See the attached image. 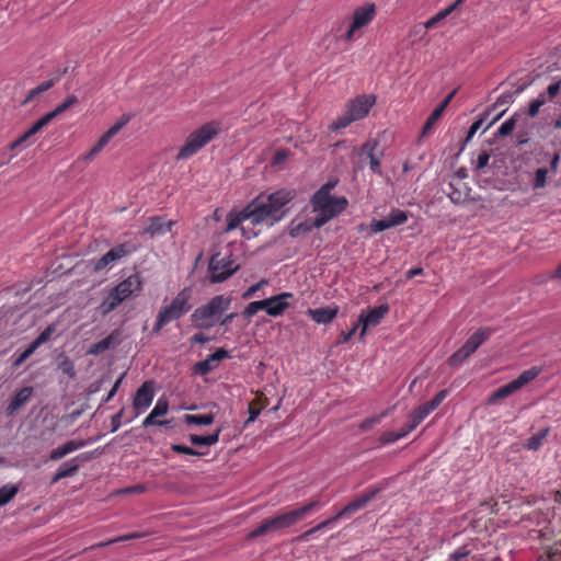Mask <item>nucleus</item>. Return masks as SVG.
Masks as SVG:
<instances>
[{"mask_svg":"<svg viewBox=\"0 0 561 561\" xmlns=\"http://www.w3.org/2000/svg\"><path fill=\"white\" fill-rule=\"evenodd\" d=\"M318 507H320V502L314 500L304 506L266 518L248 534V538L254 539L261 536H274L282 534Z\"/></svg>","mask_w":561,"mask_h":561,"instance_id":"obj_1","label":"nucleus"},{"mask_svg":"<svg viewBox=\"0 0 561 561\" xmlns=\"http://www.w3.org/2000/svg\"><path fill=\"white\" fill-rule=\"evenodd\" d=\"M295 196V191L282 188L271 193L265 199H263L262 195L256 197L251 202L256 214V221L262 224L263 221L271 219L272 225L279 221L285 216V211H283L282 208L293 201Z\"/></svg>","mask_w":561,"mask_h":561,"instance_id":"obj_2","label":"nucleus"},{"mask_svg":"<svg viewBox=\"0 0 561 561\" xmlns=\"http://www.w3.org/2000/svg\"><path fill=\"white\" fill-rule=\"evenodd\" d=\"M231 297L217 295L206 305L196 308L191 314V321L195 328L210 329L216 322V318L221 316L230 308Z\"/></svg>","mask_w":561,"mask_h":561,"instance_id":"obj_3","label":"nucleus"},{"mask_svg":"<svg viewBox=\"0 0 561 561\" xmlns=\"http://www.w3.org/2000/svg\"><path fill=\"white\" fill-rule=\"evenodd\" d=\"M218 135V129L211 123L203 125L201 128L193 131L186 139L185 144L181 147L176 154L178 160L187 159L195 154L201 148L206 146Z\"/></svg>","mask_w":561,"mask_h":561,"instance_id":"obj_4","label":"nucleus"},{"mask_svg":"<svg viewBox=\"0 0 561 561\" xmlns=\"http://www.w3.org/2000/svg\"><path fill=\"white\" fill-rule=\"evenodd\" d=\"M218 135V129L211 123L203 125L201 128L193 131L186 139L185 144L181 147L176 154L178 160L187 159L195 154L201 148L206 146Z\"/></svg>","mask_w":561,"mask_h":561,"instance_id":"obj_5","label":"nucleus"},{"mask_svg":"<svg viewBox=\"0 0 561 561\" xmlns=\"http://www.w3.org/2000/svg\"><path fill=\"white\" fill-rule=\"evenodd\" d=\"M240 265L236 263L232 253L222 255L220 252L210 256L208 263L209 282L211 284L222 283L231 277Z\"/></svg>","mask_w":561,"mask_h":561,"instance_id":"obj_6","label":"nucleus"},{"mask_svg":"<svg viewBox=\"0 0 561 561\" xmlns=\"http://www.w3.org/2000/svg\"><path fill=\"white\" fill-rule=\"evenodd\" d=\"M193 290L190 287L183 288L172 299L170 305L163 307L159 312L168 319L169 322L180 319L183 314L188 312L192 308L190 300L192 299Z\"/></svg>","mask_w":561,"mask_h":561,"instance_id":"obj_7","label":"nucleus"},{"mask_svg":"<svg viewBox=\"0 0 561 561\" xmlns=\"http://www.w3.org/2000/svg\"><path fill=\"white\" fill-rule=\"evenodd\" d=\"M131 247L127 243L118 244L107 251L98 260H92L90 264L92 265V270L94 272H100L108 266H112L114 263L119 261L121 259L127 256L131 253Z\"/></svg>","mask_w":561,"mask_h":561,"instance_id":"obj_8","label":"nucleus"},{"mask_svg":"<svg viewBox=\"0 0 561 561\" xmlns=\"http://www.w3.org/2000/svg\"><path fill=\"white\" fill-rule=\"evenodd\" d=\"M389 311L387 304L379 305L365 313L359 314L357 325H360L359 340H363L369 328L378 325Z\"/></svg>","mask_w":561,"mask_h":561,"instance_id":"obj_9","label":"nucleus"},{"mask_svg":"<svg viewBox=\"0 0 561 561\" xmlns=\"http://www.w3.org/2000/svg\"><path fill=\"white\" fill-rule=\"evenodd\" d=\"M347 199L345 197H335L329 204L323 205L322 209L318 213V216L313 220L316 228H321L329 220L341 214L347 206Z\"/></svg>","mask_w":561,"mask_h":561,"instance_id":"obj_10","label":"nucleus"},{"mask_svg":"<svg viewBox=\"0 0 561 561\" xmlns=\"http://www.w3.org/2000/svg\"><path fill=\"white\" fill-rule=\"evenodd\" d=\"M381 491L380 488H371L357 499L351 501L342 510L336 513V518H350L359 510L364 508L376 495Z\"/></svg>","mask_w":561,"mask_h":561,"instance_id":"obj_11","label":"nucleus"},{"mask_svg":"<svg viewBox=\"0 0 561 561\" xmlns=\"http://www.w3.org/2000/svg\"><path fill=\"white\" fill-rule=\"evenodd\" d=\"M374 95H362L351 100L346 106V112L354 121L365 117L375 104Z\"/></svg>","mask_w":561,"mask_h":561,"instance_id":"obj_12","label":"nucleus"},{"mask_svg":"<svg viewBox=\"0 0 561 561\" xmlns=\"http://www.w3.org/2000/svg\"><path fill=\"white\" fill-rule=\"evenodd\" d=\"M154 397L153 381H145L136 391L133 408L136 410V414H140L148 409Z\"/></svg>","mask_w":561,"mask_h":561,"instance_id":"obj_13","label":"nucleus"},{"mask_svg":"<svg viewBox=\"0 0 561 561\" xmlns=\"http://www.w3.org/2000/svg\"><path fill=\"white\" fill-rule=\"evenodd\" d=\"M228 357H230V354L227 350L218 348L213 354L208 355L206 359L195 363L193 370L196 375L205 376L216 369L220 360Z\"/></svg>","mask_w":561,"mask_h":561,"instance_id":"obj_14","label":"nucleus"},{"mask_svg":"<svg viewBox=\"0 0 561 561\" xmlns=\"http://www.w3.org/2000/svg\"><path fill=\"white\" fill-rule=\"evenodd\" d=\"M141 278L138 274H133L123 282L118 283L111 291L114 293L115 296L122 298V302L130 297L133 294L141 290Z\"/></svg>","mask_w":561,"mask_h":561,"instance_id":"obj_15","label":"nucleus"},{"mask_svg":"<svg viewBox=\"0 0 561 561\" xmlns=\"http://www.w3.org/2000/svg\"><path fill=\"white\" fill-rule=\"evenodd\" d=\"M122 343V333L118 329L113 330L103 340L92 344L87 354L89 355H99L104 353L107 350H113Z\"/></svg>","mask_w":561,"mask_h":561,"instance_id":"obj_16","label":"nucleus"},{"mask_svg":"<svg viewBox=\"0 0 561 561\" xmlns=\"http://www.w3.org/2000/svg\"><path fill=\"white\" fill-rule=\"evenodd\" d=\"M250 219L252 225L256 226L261 224L260 221H256V214L251 205V203L245 206L240 213L232 214L229 213L227 216V227L225 229V232H229L233 229H236L243 220Z\"/></svg>","mask_w":561,"mask_h":561,"instance_id":"obj_17","label":"nucleus"},{"mask_svg":"<svg viewBox=\"0 0 561 561\" xmlns=\"http://www.w3.org/2000/svg\"><path fill=\"white\" fill-rule=\"evenodd\" d=\"M149 225L141 231V234H149L151 237L162 236L171 231L174 220L165 221L161 216H152L148 219Z\"/></svg>","mask_w":561,"mask_h":561,"instance_id":"obj_18","label":"nucleus"},{"mask_svg":"<svg viewBox=\"0 0 561 561\" xmlns=\"http://www.w3.org/2000/svg\"><path fill=\"white\" fill-rule=\"evenodd\" d=\"M291 297V293H282L279 295L266 298L265 301L270 304L266 307V313L272 317L282 316L284 311L289 307L287 299Z\"/></svg>","mask_w":561,"mask_h":561,"instance_id":"obj_19","label":"nucleus"},{"mask_svg":"<svg viewBox=\"0 0 561 561\" xmlns=\"http://www.w3.org/2000/svg\"><path fill=\"white\" fill-rule=\"evenodd\" d=\"M493 330L491 328H480L466 341L461 348H463L467 354L471 355L480 345L490 339Z\"/></svg>","mask_w":561,"mask_h":561,"instance_id":"obj_20","label":"nucleus"},{"mask_svg":"<svg viewBox=\"0 0 561 561\" xmlns=\"http://www.w3.org/2000/svg\"><path fill=\"white\" fill-rule=\"evenodd\" d=\"M33 387H24L20 389L14 397L11 399L10 403L5 408V414L8 416L14 415L16 411H19L22 407H24L33 396Z\"/></svg>","mask_w":561,"mask_h":561,"instance_id":"obj_21","label":"nucleus"},{"mask_svg":"<svg viewBox=\"0 0 561 561\" xmlns=\"http://www.w3.org/2000/svg\"><path fill=\"white\" fill-rule=\"evenodd\" d=\"M456 92H457V90L451 91L443 100V102L431 113V115L428 116V118L426 119V122H425V124H424V126L422 128L421 137L426 136L431 131V129L436 124V122L442 117L445 108L451 102V100L455 96Z\"/></svg>","mask_w":561,"mask_h":561,"instance_id":"obj_22","label":"nucleus"},{"mask_svg":"<svg viewBox=\"0 0 561 561\" xmlns=\"http://www.w3.org/2000/svg\"><path fill=\"white\" fill-rule=\"evenodd\" d=\"M375 16V5L369 4L359 7L354 11L353 15V28H360L367 25Z\"/></svg>","mask_w":561,"mask_h":561,"instance_id":"obj_23","label":"nucleus"},{"mask_svg":"<svg viewBox=\"0 0 561 561\" xmlns=\"http://www.w3.org/2000/svg\"><path fill=\"white\" fill-rule=\"evenodd\" d=\"M169 411V402L167 399L160 398L152 411L149 413V415L142 421L144 427H149L151 425H156L159 420H157L160 416H163Z\"/></svg>","mask_w":561,"mask_h":561,"instance_id":"obj_24","label":"nucleus"},{"mask_svg":"<svg viewBox=\"0 0 561 561\" xmlns=\"http://www.w3.org/2000/svg\"><path fill=\"white\" fill-rule=\"evenodd\" d=\"M308 314L310 318L317 323L328 324L330 323L337 314V307H327V308H318V309H309Z\"/></svg>","mask_w":561,"mask_h":561,"instance_id":"obj_25","label":"nucleus"},{"mask_svg":"<svg viewBox=\"0 0 561 561\" xmlns=\"http://www.w3.org/2000/svg\"><path fill=\"white\" fill-rule=\"evenodd\" d=\"M450 202L459 205L465 203L470 194V188L467 186L458 187L454 183L448 184V191H445Z\"/></svg>","mask_w":561,"mask_h":561,"instance_id":"obj_26","label":"nucleus"},{"mask_svg":"<svg viewBox=\"0 0 561 561\" xmlns=\"http://www.w3.org/2000/svg\"><path fill=\"white\" fill-rule=\"evenodd\" d=\"M549 432H550V427L542 428L541 431H539L538 433L534 434L528 439H526L523 443V447L528 450H534V451L540 449V447L542 446V443L546 439V437L548 436Z\"/></svg>","mask_w":561,"mask_h":561,"instance_id":"obj_27","label":"nucleus"},{"mask_svg":"<svg viewBox=\"0 0 561 561\" xmlns=\"http://www.w3.org/2000/svg\"><path fill=\"white\" fill-rule=\"evenodd\" d=\"M517 390H518L517 386L512 380L508 383H506V385L497 388L495 391H493L490 394V397L488 398V403L494 404L496 401L513 394Z\"/></svg>","mask_w":561,"mask_h":561,"instance_id":"obj_28","label":"nucleus"},{"mask_svg":"<svg viewBox=\"0 0 561 561\" xmlns=\"http://www.w3.org/2000/svg\"><path fill=\"white\" fill-rule=\"evenodd\" d=\"M220 433L221 428H217L213 434L206 436L191 434L188 439L195 446H211L219 440Z\"/></svg>","mask_w":561,"mask_h":561,"instance_id":"obj_29","label":"nucleus"},{"mask_svg":"<svg viewBox=\"0 0 561 561\" xmlns=\"http://www.w3.org/2000/svg\"><path fill=\"white\" fill-rule=\"evenodd\" d=\"M89 459H90V455H87V454L77 456L76 458H73V459H71L69 461L64 462L59 467V470L65 476V478L71 477V476H73L79 470L80 466H79L78 461L79 460L80 461H87Z\"/></svg>","mask_w":561,"mask_h":561,"instance_id":"obj_30","label":"nucleus"},{"mask_svg":"<svg viewBox=\"0 0 561 561\" xmlns=\"http://www.w3.org/2000/svg\"><path fill=\"white\" fill-rule=\"evenodd\" d=\"M548 103H551L550 100L546 96V92L542 91L538 94L537 98L531 100L528 104L527 114L529 117H536L542 107H545Z\"/></svg>","mask_w":561,"mask_h":561,"instance_id":"obj_31","label":"nucleus"},{"mask_svg":"<svg viewBox=\"0 0 561 561\" xmlns=\"http://www.w3.org/2000/svg\"><path fill=\"white\" fill-rule=\"evenodd\" d=\"M122 304V298L115 296L113 291H110L106 297L102 300L99 306V310L102 316H106L115 310Z\"/></svg>","mask_w":561,"mask_h":561,"instance_id":"obj_32","label":"nucleus"},{"mask_svg":"<svg viewBox=\"0 0 561 561\" xmlns=\"http://www.w3.org/2000/svg\"><path fill=\"white\" fill-rule=\"evenodd\" d=\"M313 228H316V225H313V220L311 219H307L297 225H295L293 221L289 227V236L293 238H297L310 232Z\"/></svg>","mask_w":561,"mask_h":561,"instance_id":"obj_33","label":"nucleus"},{"mask_svg":"<svg viewBox=\"0 0 561 561\" xmlns=\"http://www.w3.org/2000/svg\"><path fill=\"white\" fill-rule=\"evenodd\" d=\"M546 96L551 103H559V96L561 95V78H554L545 89Z\"/></svg>","mask_w":561,"mask_h":561,"instance_id":"obj_34","label":"nucleus"},{"mask_svg":"<svg viewBox=\"0 0 561 561\" xmlns=\"http://www.w3.org/2000/svg\"><path fill=\"white\" fill-rule=\"evenodd\" d=\"M19 493V485L4 484L0 488V507L7 505Z\"/></svg>","mask_w":561,"mask_h":561,"instance_id":"obj_35","label":"nucleus"},{"mask_svg":"<svg viewBox=\"0 0 561 561\" xmlns=\"http://www.w3.org/2000/svg\"><path fill=\"white\" fill-rule=\"evenodd\" d=\"M215 421L214 414H185L184 422L195 425H210Z\"/></svg>","mask_w":561,"mask_h":561,"instance_id":"obj_36","label":"nucleus"},{"mask_svg":"<svg viewBox=\"0 0 561 561\" xmlns=\"http://www.w3.org/2000/svg\"><path fill=\"white\" fill-rule=\"evenodd\" d=\"M541 369L538 367H531L527 370H524L516 379H514V383L520 389L523 386L527 385L531 380H534L539 374Z\"/></svg>","mask_w":561,"mask_h":561,"instance_id":"obj_37","label":"nucleus"},{"mask_svg":"<svg viewBox=\"0 0 561 561\" xmlns=\"http://www.w3.org/2000/svg\"><path fill=\"white\" fill-rule=\"evenodd\" d=\"M334 198L335 197L332 196L331 194H327L318 190L311 197L313 210L319 211L320 209H322L323 205L329 204V202H331Z\"/></svg>","mask_w":561,"mask_h":561,"instance_id":"obj_38","label":"nucleus"},{"mask_svg":"<svg viewBox=\"0 0 561 561\" xmlns=\"http://www.w3.org/2000/svg\"><path fill=\"white\" fill-rule=\"evenodd\" d=\"M56 330H57V323L49 324L47 328H45L39 333V335L34 341L31 342V344L35 348H38L41 345H43L44 343H46L47 341L50 340L51 335L56 332Z\"/></svg>","mask_w":561,"mask_h":561,"instance_id":"obj_39","label":"nucleus"},{"mask_svg":"<svg viewBox=\"0 0 561 561\" xmlns=\"http://www.w3.org/2000/svg\"><path fill=\"white\" fill-rule=\"evenodd\" d=\"M78 102H79L78 98L75 94H71V95L67 96L64 102L58 104L55 107V110H53V111H50L48 113L51 115L53 118H55L59 114H61V113L66 112L67 110H69L71 106H73Z\"/></svg>","mask_w":561,"mask_h":561,"instance_id":"obj_40","label":"nucleus"},{"mask_svg":"<svg viewBox=\"0 0 561 561\" xmlns=\"http://www.w3.org/2000/svg\"><path fill=\"white\" fill-rule=\"evenodd\" d=\"M58 369L61 370L62 374L67 375L70 378H73L76 376L73 363L66 355H60L59 362H58Z\"/></svg>","mask_w":561,"mask_h":561,"instance_id":"obj_41","label":"nucleus"},{"mask_svg":"<svg viewBox=\"0 0 561 561\" xmlns=\"http://www.w3.org/2000/svg\"><path fill=\"white\" fill-rule=\"evenodd\" d=\"M267 302L265 301V299L263 300H256V301H252L250 302L243 310V316L248 319H250L251 317H253L257 311L260 310H265L266 311V307H267Z\"/></svg>","mask_w":561,"mask_h":561,"instance_id":"obj_42","label":"nucleus"},{"mask_svg":"<svg viewBox=\"0 0 561 561\" xmlns=\"http://www.w3.org/2000/svg\"><path fill=\"white\" fill-rule=\"evenodd\" d=\"M353 122H355L354 118H352L350 114L345 111L341 116H339L335 121L331 123L330 129L333 131H337L342 128L347 127Z\"/></svg>","mask_w":561,"mask_h":561,"instance_id":"obj_43","label":"nucleus"},{"mask_svg":"<svg viewBox=\"0 0 561 561\" xmlns=\"http://www.w3.org/2000/svg\"><path fill=\"white\" fill-rule=\"evenodd\" d=\"M516 121H517V114H514L511 118L505 121L500 126V128L497 129L496 135L500 136V137L510 136L513 133L514 128H515Z\"/></svg>","mask_w":561,"mask_h":561,"instance_id":"obj_44","label":"nucleus"},{"mask_svg":"<svg viewBox=\"0 0 561 561\" xmlns=\"http://www.w3.org/2000/svg\"><path fill=\"white\" fill-rule=\"evenodd\" d=\"M54 118L49 113H46L38 121H36L33 126L27 130L28 135L32 137L33 135L41 131L45 126H47Z\"/></svg>","mask_w":561,"mask_h":561,"instance_id":"obj_45","label":"nucleus"},{"mask_svg":"<svg viewBox=\"0 0 561 561\" xmlns=\"http://www.w3.org/2000/svg\"><path fill=\"white\" fill-rule=\"evenodd\" d=\"M391 227L402 225L408 220V215L401 209H392L388 215Z\"/></svg>","mask_w":561,"mask_h":561,"instance_id":"obj_46","label":"nucleus"},{"mask_svg":"<svg viewBox=\"0 0 561 561\" xmlns=\"http://www.w3.org/2000/svg\"><path fill=\"white\" fill-rule=\"evenodd\" d=\"M465 0H456L453 4L445 8L444 10H440L438 13H436L432 18V22H435L436 24L444 20L446 16H448L453 11H455Z\"/></svg>","mask_w":561,"mask_h":561,"instance_id":"obj_47","label":"nucleus"},{"mask_svg":"<svg viewBox=\"0 0 561 561\" xmlns=\"http://www.w3.org/2000/svg\"><path fill=\"white\" fill-rule=\"evenodd\" d=\"M470 355L467 354L463 348L457 350L449 358L448 364L450 367H458L461 365Z\"/></svg>","mask_w":561,"mask_h":561,"instance_id":"obj_48","label":"nucleus"},{"mask_svg":"<svg viewBox=\"0 0 561 561\" xmlns=\"http://www.w3.org/2000/svg\"><path fill=\"white\" fill-rule=\"evenodd\" d=\"M35 348L31 343L30 345L18 356L14 358L12 363L13 368H19L31 355L34 354Z\"/></svg>","mask_w":561,"mask_h":561,"instance_id":"obj_49","label":"nucleus"},{"mask_svg":"<svg viewBox=\"0 0 561 561\" xmlns=\"http://www.w3.org/2000/svg\"><path fill=\"white\" fill-rule=\"evenodd\" d=\"M171 450H173L176 454H184V455H191V456H204L205 453L198 451L196 449H193L188 446L181 445V444H173L171 445Z\"/></svg>","mask_w":561,"mask_h":561,"instance_id":"obj_50","label":"nucleus"},{"mask_svg":"<svg viewBox=\"0 0 561 561\" xmlns=\"http://www.w3.org/2000/svg\"><path fill=\"white\" fill-rule=\"evenodd\" d=\"M548 170L546 168H539L535 172L534 187L541 188L547 184Z\"/></svg>","mask_w":561,"mask_h":561,"instance_id":"obj_51","label":"nucleus"},{"mask_svg":"<svg viewBox=\"0 0 561 561\" xmlns=\"http://www.w3.org/2000/svg\"><path fill=\"white\" fill-rule=\"evenodd\" d=\"M488 116V113H485L482 117L473 122V124L470 126L467 137L465 139V142L460 150H463L465 145L474 136V134L479 130V128L482 126L485 117Z\"/></svg>","mask_w":561,"mask_h":561,"instance_id":"obj_52","label":"nucleus"},{"mask_svg":"<svg viewBox=\"0 0 561 561\" xmlns=\"http://www.w3.org/2000/svg\"><path fill=\"white\" fill-rule=\"evenodd\" d=\"M141 537H144V534L131 533V534H128V535H125V536H119V537H117L115 539H112V540H108L106 542L98 543L95 546H92L91 548L105 547V546H108L110 543H113V542L125 541V540H130V539H138V538H141Z\"/></svg>","mask_w":561,"mask_h":561,"instance_id":"obj_53","label":"nucleus"},{"mask_svg":"<svg viewBox=\"0 0 561 561\" xmlns=\"http://www.w3.org/2000/svg\"><path fill=\"white\" fill-rule=\"evenodd\" d=\"M370 228L373 232H381L386 229L391 228L388 216L380 220H374L370 225Z\"/></svg>","mask_w":561,"mask_h":561,"instance_id":"obj_54","label":"nucleus"},{"mask_svg":"<svg viewBox=\"0 0 561 561\" xmlns=\"http://www.w3.org/2000/svg\"><path fill=\"white\" fill-rule=\"evenodd\" d=\"M89 442L82 440V439H71L66 442L62 446L67 450L68 454L78 450L82 447H84Z\"/></svg>","mask_w":561,"mask_h":561,"instance_id":"obj_55","label":"nucleus"},{"mask_svg":"<svg viewBox=\"0 0 561 561\" xmlns=\"http://www.w3.org/2000/svg\"><path fill=\"white\" fill-rule=\"evenodd\" d=\"M129 121V116H123L105 134L112 139Z\"/></svg>","mask_w":561,"mask_h":561,"instance_id":"obj_56","label":"nucleus"},{"mask_svg":"<svg viewBox=\"0 0 561 561\" xmlns=\"http://www.w3.org/2000/svg\"><path fill=\"white\" fill-rule=\"evenodd\" d=\"M446 396H447V390H440L439 392H437L435 394V397L432 400H430L428 402H425V404L432 411H434L443 402V400L446 398Z\"/></svg>","mask_w":561,"mask_h":561,"instance_id":"obj_57","label":"nucleus"},{"mask_svg":"<svg viewBox=\"0 0 561 561\" xmlns=\"http://www.w3.org/2000/svg\"><path fill=\"white\" fill-rule=\"evenodd\" d=\"M367 158L369 159V168L376 174H381V164L380 159L375 154V152H368Z\"/></svg>","mask_w":561,"mask_h":561,"instance_id":"obj_58","label":"nucleus"},{"mask_svg":"<svg viewBox=\"0 0 561 561\" xmlns=\"http://www.w3.org/2000/svg\"><path fill=\"white\" fill-rule=\"evenodd\" d=\"M386 415H388V411H383V412H381V413H380L379 415H377V416H373V417H370V419H366V420H364V421L362 422V424H360V426H359V427H360L362 430H364V431L369 430V428H370L375 423L380 422V420H381L382 417H385Z\"/></svg>","mask_w":561,"mask_h":561,"instance_id":"obj_59","label":"nucleus"},{"mask_svg":"<svg viewBox=\"0 0 561 561\" xmlns=\"http://www.w3.org/2000/svg\"><path fill=\"white\" fill-rule=\"evenodd\" d=\"M399 439H401L399 432H385L379 438L380 443L383 445L394 443Z\"/></svg>","mask_w":561,"mask_h":561,"instance_id":"obj_60","label":"nucleus"},{"mask_svg":"<svg viewBox=\"0 0 561 561\" xmlns=\"http://www.w3.org/2000/svg\"><path fill=\"white\" fill-rule=\"evenodd\" d=\"M267 284V280L265 279H262L260 280L259 283L250 286L243 294H242V298L243 299H250L263 285H266Z\"/></svg>","mask_w":561,"mask_h":561,"instance_id":"obj_61","label":"nucleus"},{"mask_svg":"<svg viewBox=\"0 0 561 561\" xmlns=\"http://www.w3.org/2000/svg\"><path fill=\"white\" fill-rule=\"evenodd\" d=\"M513 102H514V93L505 92L496 99L494 106H503V105H506V104H510Z\"/></svg>","mask_w":561,"mask_h":561,"instance_id":"obj_62","label":"nucleus"},{"mask_svg":"<svg viewBox=\"0 0 561 561\" xmlns=\"http://www.w3.org/2000/svg\"><path fill=\"white\" fill-rule=\"evenodd\" d=\"M470 554V550L467 549V547H461L458 550L454 551L449 558L454 561H462L465 558H467Z\"/></svg>","mask_w":561,"mask_h":561,"instance_id":"obj_63","label":"nucleus"},{"mask_svg":"<svg viewBox=\"0 0 561 561\" xmlns=\"http://www.w3.org/2000/svg\"><path fill=\"white\" fill-rule=\"evenodd\" d=\"M67 455H68V453L65 449V447L64 446H59L57 448H54L50 451L49 459L53 460V461H57V460L64 458Z\"/></svg>","mask_w":561,"mask_h":561,"instance_id":"obj_64","label":"nucleus"}]
</instances>
